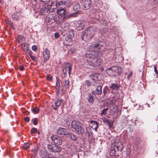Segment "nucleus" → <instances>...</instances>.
Segmentation results:
<instances>
[{
	"label": "nucleus",
	"instance_id": "58836bf2",
	"mask_svg": "<svg viewBox=\"0 0 158 158\" xmlns=\"http://www.w3.org/2000/svg\"><path fill=\"white\" fill-rule=\"evenodd\" d=\"M94 46L95 48V51H97V49H99V44L98 43L95 44H94Z\"/></svg>",
	"mask_w": 158,
	"mask_h": 158
},
{
	"label": "nucleus",
	"instance_id": "72a5a7b5",
	"mask_svg": "<svg viewBox=\"0 0 158 158\" xmlns=\"http://www.w3.org/2000/svg\"><path fill=\"white\" fill-rule=\"evenodd\" d=\"M32 112L34 114L38 113L39 111V109L38 107H36L32 109Z\"/></svg>",
	"mask_w": 158,
	"mask_h": 158
},
{
	"label": "nucleus",
	"instance_id": "6e6552de",
	"mask_svg": "<svg viewBox=\"0 0 158 158\" xmlns=\"http://www.w3.org/2000/svg\"><path fill=\"white\" fill-rule=\"evenodd\" d=\"M86 31H87V34L89 35V37H90V39L94 35L95 33L94 28L92 27L87 28Z\"/></svg>",
	"mask_w": 158,
	"mask_h": 158
},
{
	"label": "nucleus",
	"instance_id": "c85d7f7f",
	"mask_svg": "<svg viewBox=\"0 0 158 158\" xmlns=\"http://www.w3.org/2000/svg\"><path fill=\"white\" fill-rule=\"evenodd\" d=\"M94 97L91 94H89L88 95V101L89 103H92L94 101Z\"/></svg>",
	"mask_w": 158,
	"mask_h": 158
},
{
	"label": "nucleus",
	"instance_id": "e2e57ef3",
	"mask_svg": "<svg viewBox=\"0 0 158 158\" xmlns=\"http://www.w3.org/2000/svg\"><path fill=\"white\" fill-rule=\"evenodd\" d=\"M39 5L38 3H37L36 4V7L37 8H38L39 7Z\"/></svg>",
	"mask_w": 158,
	"mask_h": 158
},
{
	"label": "nucleus",
	"instance_id": "bf43d9fd",
	"mask_svg": "<svg viewBox=\"0 0 158 158\" xmlns=\"http://www.w3.org/2000/svg\"><path fill=\"white\" fill-rule=\"evenodd\" d=\"M132 72H131V73L128 75V76L127 77V78L128 79H129L130 77L132 75Z\"/></svg>",
	"mask_w": 158,
	"mask_h": 158
},
{
	"label": "nucleus",
	"instance_id": "bb28decb",
	"mask_svg": "<svg viewBox=\"0 0 158 158\" xmlns=\"http://www.w3.org/2000/svg\"><path fill=\"white\" fill-rule=\"evenodd\" d=\"M66 1H61L57 2V5L58 6H64L66 3Z\"/></svg>",
	"mask_w": 158,
	"mask_h": 158
},
{
	"label": "nucleus",
	"instance_id": "9d476101",
	"mask_svg": "<svg viewBox=\"0 0 158 158\" xmlns=\"http://www.w3.org/2000/svg\"><path fill=\"white\" fill-rule=\"evenodd\" d=\"M90 0H83V4L85 10L89 9L91 6Z\"/></svg>",
	"mask_w": 158,
	"mask_h": 158
},
{
	"label": "nucleus",
	"instance_id": "473e14b6",
	"mask_svg": "<svg viewBox=\"0 0 158 158\" xmlns=\"http://www.w3.org/2000/svg\"><path fill=\"white\" fill-rule=\"evenodd\" d=\"M87 132L89 136H90L92 134V129L89 127H87L86 128Z\"/></svg>",
	"mask_w": 158,
	"mask_h": 158
},
{
	"label": "nucleus",
	"instance_id": "774afa93",
	"mask_svg": "<svg viewBox=\"0 0 158 158\" xmlns=\"http://www.w3.org/2000/svg\"><path fill=\"white\" fill-rule=\"evenodd\" d=\"M95 83H97V81H95Z\"/></svg>",
	"mask_w": 158,
	"mask_h": 158
},
{
	"label": "nucleus",
	"instance_id": "69168bd1",
	"mask_svg": "<svg viewBox=\"0 0 158 158\" xmlns=\"http://www.w3.org/2000/svg\"><path fill=\"white\" fill-rule=\"evenodd\" d=\"M154 1H155V3H158V0H154Z\"/></svg>",
	"mask_w": 158,
	"mask_h": 158
},
{
	"label": "nucleus",
	"instance_id": "a211bd4d",
	"mask_svg": "<svg viewBox=\"0 0 158 158\" xmlns=\"http://www.w3.org/2000/svg\"><path fill=\"white\" fill-rule=\"evenodd\" d=\"M57 13L59 15L61 16H64L65 15L66 16L67 15L66 11L63 8H61L58 9L57 11Z\"/></svg>",
	"mask_w": 158,
	"mask_h": 158
},
{
	"label": "nucleus",
	"instance_id": "dca6fc26",
	"mask_svg": "<svg viewBox=\"0 0 158 158\" xmlns=\"http://www.w3.org/2000/svg\"><path fill=\"white\" fill-rule=\"evenodd\" d=\"M57 6V2H52L49 8V11L51 13L54 12V10L56 9Z\"/></svg>",
	"mask_w": 158,
	"mask_h": 158
},
{
	"label": "nucleus",
	"instance_id": "a19ab883",
	"mask_svg": "<svg viewBox=\"0 0 158 158\" xmlns=\"http://www.w3.org/2000/svg\"><path fill=\"white\" fill-rule=\"evenodd\" d=\"M7 23L10 25L11 27L13 29H14V26L13 23L10 21H8Z\"/></svg>",
	"mask_w": 158,
	"mask_h": 158
},
{
	"label": "nucleus",
	"instance_id": "4c0bfd02",
	"mask_svg": "<svg viewBox=\"0 0 158 158\" xmlns=\"http://www.w3.org/2000/svg\"><path fill=\"white\" fill-rule=\"evenodd\" d=\"M91 78L94 80H95L96 79L98 78L96 75L95 74H92L90 76Z\"/></svg>",
	"mask_w": 158,
	"mask_h": 158
},
{
	"label": "nucleus",
	"instance_id": "39448f33",
	"mask_svg": "<svg viewBox=\"0 0 158 158\" xmlns=\"http://www.w3.org/2000/svg\"><path fill=\"white\" fill-rule=\"evenodd\" d=\"M52 141L55 144L60 145L62 143L61 138L57 135H54L51 136Z\"/></svg>",
	"mask_w": 158,
	"mask_h": 158
},
{
	"label": "nucleus",
	"instance_id": "7ed1b4c3",
	"mask_svg": "<svg viewBox=\"0 0 158 158\" xmlns=\"http://www.w3.org/2000/svg\"><path fill=\"white\" fill-rule=\"evenodd\" d=\"M71 127L75 130L78 134H82L85 132V129L78 122L75 121H73L71 123Z\"/></svg>",
	"mask_w": 158,
	"mask_h": 158
},
{
	"label": "nucleus",
	"instance_id": "b1692460",
	"mask_svg": "<svg viewBox=\"0 0 158 158\" xmlns=\"http://www.w3.org/2000/svg\"><path fill=\"white\" fill-rule=\"evenodd\" d=\"M87 38L89 39L90 38V37H89V35L87 34V31H84L82 32L81 34V39L82 40H84L85 39Z\"/></svg>",
	"mask_w": 158,
	"mask_h": 158
},
{
	"label": "nucleus",
	"instance_id": "20e7f679",
	"mask_svg": "<svg viewBox=\"0 0 158 158\" xmlns=\"http://www.w3.org/2000/svg\"><path fill=\"white\" fill-rule=\"evenodd\" d=\"M119 67L118 66H113L108 69L106 70V73L111 77H115L116 75L115 73L118 71Z\"/></svg>",
	"mask_w": 158,
	"mask_h": 158
},
{
	"label": "nucleus",
	"instance_id": "423d86ee",
	"mask_svg": "<svg viewBox=\"0 0 158 158\" xmlns=\"http://www.w3.org/2000/svg\"><path fill=\"white\" fill-rule=\"evenodd\" d=\"M72 69V66L69 63H66L63 68V71L64 73V76L65 77L67 75V70H68L69 74L70 75Z\"/></svg>",
	"mask_w": 158,
	"mask_h": 158
},
{
	"label": "nucleus",
	"instance_id": "de8ad7c7",
	"mask_svg": "<svg viewBox=\"0 0 158 158\" xmlns=\"http://www.w3.org/2000/svg\"><path fill=\"white\" fill-rule=\"evenodd\" d=\"M52 77L50 75H47V80L48 81H50L52 79Z\"/></svg>",
	"mask_w": 158,
	"mask_h": 158
},
{
	"label": "nucleus",
	"instance_id": "f704fd0d",
	"mask_svg": "<svg viewBox=\"0 0 158 158\" xmlns=\"http://www.w3.org/2000/svg\"><path fill=\"white\" fill-rule=\"evenodd\" d=\"M101 23L104 26H106L107 25V22L105 19H102L100 20Z\"/></svg>",
	"mask_w": 158,
	"mask_h": 158
},
{
	"label": "nucleus",
	"instance_id": "37998d69",
	"mask_svg": "<svg viewBox=\"0 0 158 158\" xmlns=\"http://www.w3.org/2000/svg\"><path fill=\"white\" fill-rule=\"evenodd\" d=\"M107 124H108L109 127H112L113 125V122L109 120Z\"/></svg>",
	"mask_w": 158,
	"mask_h": 158
},
{
	"label": "nucleus",
	"instance_id": "2eb2a0df",
	"mask_svg": "<svg viewBox=\"0 0 158 158\" xmlns=\"http://www.w3.org/2000/svg\"><path fill=\"white\" fill-rule=\"evenodd\" d=\"M79 14V12L77 11L75 13H73L69 14H67L66 16L63 17V20L65 21L68 18H70L71 17H76Z\"/></svg>",
	"mask_w": 158,
	"mask_h": 158
},
{
	"label": "nucleus",
	"instance_id": "412c9836",
	"mask_svg": "<svg viewBox=\"0 0 158 158\" xmlns=\"http://www.w3.org/2000/svg\"><path fill=\"white\" fill-rule=\"evenodd\" d=\"M21 45L23 46H26V52L29 54V56L32 55V52L29 50V45L28 44L23 43L21 44Z\"/></svg>",
	"mask_w": 158,
	"mask_h": 158
},
{
	"label": "nucleus",
	"instance_id": "052dcab7",
	"mask_svg": "<svg viewBox=\"0 0 158 158\" xmlns=\"http://www.w3.org/2000/svg\"><path fill=\"white\" fill-rule=\"evenodd\" d=\"M20 70L21 71H23L24 69V67L23 65H22L19 68Z\"/></svg>",
	"mask_w": 158,
	"mask_h": 158
},
{
	"label": "nucleus",
	"instance_id": "c756f323",
	"mask_svg": "<svg viewBox=\"0 0 158 158\" xmlns=\"http://www.w3.org/2000/svg\"><path fill=\"white\" fill-rule=\"evenodd\" d=\"M54 144L51 143L50 144H49L47 146L49 150V151L50 152H53V148L54 147L53 145H54Z\"/></svg>",
	"mask_w": 158,
	"mask_h": 158
},
{
	"label": "nucleus",
	"instance_id": "09e8293b",
	"mask_svg": "<svg viewBox=\"0 0 158 158\" xmlns=\"http://www.w3.org/2000/svg\"><path fill=\"white\" fill-rule=\"evenodd\" d=\"M102 120L104 123H108V122L110 120L106 118H102Z\"/></svg>",
	"mask_w": 158,
	"mask_h": 158
},
{
	"label": "nucleus",
	"instance_id": "5701e85b",
	"mask_svg": "<svg viewBox=\"0 0 158 158\" xmlns=\"http://www.w3.org/2000/svg\"><path fill=\"white\" fill-rule=\"evenodd\" d=\"M54 147L53 148V152H60L61 150V148L58 146L56 145L55 144L53 145Z\"/></svg>",
	"mask_w": 158,
	"mask_h": 158
},
{
	"label": "nucleus",
	"instance_id": "2f4dec72",
	"mask_svg": "<svg viewBox=\"0 0 158 158\" xmlns=\"http://www.w3.org/2000/svg\"><path fill=\"white\" fill-rule=\"evenodd\" d=\"M60 88V83H59V81L57 79L56 83V89H57V92L58 93H59Z\"/></svg>",
	"mask_w": 158,
	"mask_h": 158
},
{
	"label": "nucleus",
	"instance_id": "f257e3e1",
	"mask_svg": "<svg viewBox=\"0 0 158 158\" xmlns=\"http://www.w3.org/2000/svg\"><path fill=\"white\" fill-rule=\"evenodd\" d=\"M87 53L85 55V60L89 65L93 66H100L102 63V60L100 58H97L96 56Z\"/></svg>",
	"mask_w": 158,
	"mask_h": 158
},
{
	"label": "nucleus",
	"instance_id": "1a4fd4ad",
	"mask_svg": "<svg viewBox=\"0 0 158 158\" xmlns=\"http://www.w3.org/2000/svg\"><path fill=\"white\" fill-rule=\"evenodd\" d=\"M84 22L83 20H79L76 25L77 29L80 31L83 29L85 27Z\"/></svg>",
	"mask_w": 158,
	"mask_h": 158
},
{
	"label": "nucleus",
	"instance_id": "ea45409f",
	"mask_svg": "<svg viewBox=\"0 0 158 158\" xmlns=\"http://www.w3.org/2000/svg\"><path fill=\"white\" fill-rule=\"evenodd\" d=\"M30 146L29 144L27 143H24L23 145V148L25 149H27Z\"/></svg>",
	"mask_w": 158,
	"mask_h": 158
},
{
	"label": "nucleus",
	"instance_id": "cd10ccee",
	"mask_svg": "<svg viewBox=\"0 0 158 158\" xmlns=\"http://www.w3.org/2000/svg\"><path fill=\"white\" fill-rule=\"evenodd\" d=\"M91 123L93 124V125L92 126V127H94L95 130L97 131V129L98 127V124L97 122L92 120L91 121Z\"/></svg>",
	"mask_w": 158,
	"mask_h": 158
},
{
	"label": "nucleus",
	"instance_id": "c03bdc74",
	"mask_svg": "<svg viewBox=\"0 0 158 158\" xmlns=\"http://www.w3.org/2000/svg\"><path fill=\"white\" fill-rule=\"evenodd\" d=\"M108 110V108H105V109H104L102 110V111L101 113V114L102 115V114H106V111Z\"/></svg>",
	"mask_w": 158,
	"mask_h": 158
},
{
	"label": "nucleus",
	"instance_id": "3c124183",
	"mask_svg": "<svg viewBox=\"0 0 158 158\" xmlns=\"http://www.w3.org/2000/svg\"><path fill=\"white\" fill-rule=\"evenodd\" d=\"M32 49L34 51H36L37 50V48L36 45H34L32 47Z\"/></svg>",
	"mask_w": 158,
	"mask_h": 158
},
{
	"label": "nucleus",
	"instance_id": "49530a36",
	"mask_svg": "<svg viewBox=\"0 0 158 158\" xmlns=\"http://www.w3.org/2000/svg\"><path fill=\"white\" fill-rule=\"evenodd\" d=\"M37 131V129L35 128H32L31 130V133L32 134L35 133Z\"/></svg>",
	"mask_w": 158,
	"mask_h": 158
},
{
	"label": "nucleus",
	"instance_id": "f8f14e48",
	"mask_svg": "<svg viewBox=\"0 0 158 158\" xmlns=\"http://www.w3.org/2000/svg\"><path fill=\"white\" fill-rule=\"evenodd\" d=\"M63 101V100L62 99H58L56 100L55 102V106H52L53 109L55 110H57V107L60 105Z\"/></svg>",
	"mask_w": 158,
	"mask_h": 158
},
{
	"label": "nucleus",
	"instance_id": "680f3d73",
	"mask_svg": "<svg viewBox=\"0 0 158 158\" xmlns=\"http://www.w3.org/2000/svg\"><path fill=\"white\" fill-rule=\"evenodd\" d=\"M103 94H104V95H105L106 94H107V91L103 89Z\"/></svg>",
	"mask_w": 158,
	"mask_h": 158
},
{
	"label": "nucleus",
	"instance_id": "7c9ffc66",
	"mask_svg": "<svg viewBox=\"0 0 158 158\" xmlns=\"http://www.w3.org/2000/svg\"><path fill=\"white\" fill-rule=\"evenodd\" d=\"M74 10L75 11H78L80 9V6L79 4H75L73 7Z\"/></svg>",
	"mask_w": 158,
	"mask_h": 158
},
{
	"label": "nucleus",
	"instance_id": "8fccbe9b",
	"mask_svg": "<svg viewBox=\"0 0 158 158\" xmlns=\"http://www.w3.org/2000/svg\"><path fill=\"white\" fill-rule=\"evenodd\" d=\"M42 158H54L53 157H52L49 156L48 154L45 155L44 156H43Z\"/></svg>",
	"mask_w": 158,
	"mask_h": 158
},
{
	"label": "nucleus",
	"instance_id": "0e129e2a",
	"mask_svg": "<svg viewBox=\"0 0 158 158\" xmlns=\"http://www.w3.org/2000/svg\"><path fill=\"white\" fill-rule=\"evenodd\" d=\"M69 119L68 118L67 119H66V120L65 119H64V121L66 123L67 122H68V121H69Z\"/></svg>",
	"mask_w": 158,
	"mask_h": 158
},
{
	"label": "nucleus",
	"instance_id": "c9c22d12",
	"mask_svg": "<svg viewBox=\"0 0 158 158\" xmlns=\"http://www.w3.org/2000/svg\"><path fill=\"white\" fill-rule=\"evenodd\" d=\"M33 124L35 125L37 124L38 118H33L32 120Z\"/></svg>",
	"mask_w": 158,
	"mask_h": 158
},
{
	"label": "nucleus",
	"instance_id": "4468645a",
	"mask_svg": "<svg viewBox=\"0 0 158 158\" xmlns=\"http://www.w3.org/2000/svg\"><path fill=\"white\" fill-rule=\"evenodd\" d=\"M102 87L99 85L97 87L95 90L92 91V94L94 95H100L102 93Z\"/></svg>",
	"mask_w": 158,
	"mask_h": 158
},
{
	"label": "nucleus",
	"instance_id": "13d9d810",
	"mask_svg": "<svg viewBox=\"0 0 158 158\" xmlns=\"http://www.w3.org/2000/svg\"><path fill=\"white\" fill-rule=\"evenodd\" d=\"M154 69L155 73L156 74H157L158 75V72L157 70V68L156 67V66H155L154 67Z\"/></svg>",
	"mask_w": 158,
	"mask_h": 158
},
{
	"label": "nucleus",
	"instance_id": "f03ea898",
	"mask_svg": "<svg viewBox=\"0 0 158 158\" xmlns=\"http://www.w3.org/2000/svg\"><path fill=\"white\" fill-rule=\"evenodd\" d=\"M115 147L117 150L118 151H121L123 149L122 143L119 140H118V142H115V143H112L110 151V155L112 156L115 155L116 151L115 149Z\"/></svg>",
	"mask_w": 158,
	"mask_h": 158
},
{
	"label": "nucleus",
	"instance_id": "0eeeda50",
	"mask_svg": "<svg viewBox=\"0 0 158 158\" xmlns=\"http://www.w3.org/2000/svg\"><path fill=\"white\" fill-rule=\"evenodd\" d=\"M75 35V32L74 30L72 29L68 30L67 33V36L65 38V40L66 41H68L69 40H71L74 37Z\"/></svg>",
	"mask_w": 158,
	"mask_h": 158
},
{
	"label": "nucleus",
	"instance_id": "aec40b11",
	"mask_svg": "<svg viewBox=\"0 0 158 158\" xmlns=\"http://www.w3.org/2000/svg\"><path fill=\"white\" fill-rule=\"evenodd\" d=\"M89 49L90 51H87V52L85 53V55H86V53H89V52H90V53L89 54H93L94 53V51H95V48L94 46V44H93L89 45Z\"/></svg>",
	"mask_w": 158,
	"mask_h": 158
},
{
	"label": "nucleus",
	"instance_id": "393cba45",
	"mask_svg": "<svg viewBox=\"0 0 158 158\" xmlns=\"http://www.w3.org/2000/svg\"><path fill=\"white\" fill-rule=\"evenodd\" d=\"M63 86L67 89L69 88V81L68 80H65L63 82Z\"/></svg>",
	"mask_w": 158,
	"mask_h": 158
},
{
	"label": "nucleus",
	"instance_id": "5fc2aeb1",
	"mask_svg": "<svg viewBox=\"0 0 158 158\" xmlns=\"http://www.w3.org/2000/svg\"><path fill=\"white\" fill-rule=\"evenodd\" d=\"M54 36L55 38L57 39L59 37V34L57 33H55L54 34Z\"/></svg>",
	"mask_w": 158,
	"mask_h": 158
},
{
	"label": "nucleus",
	"instance_id": "e433bc0d",
	"mask_svg": "<svg viewBox=\"0 0 158 158\" xmlns=\"http://www.w3.org/2000/svg\"><path fill=\"white\" fill-rule=\"evenodd\" d=\"M38 151V147H37L32 150V151L35 155H36Z\"/></svg>",
	"mask_w": 158,
	"mask_h": 158
},
{
	"label": "nucleus",
	"instance_id": "ddd939ff",
	"mask_svg": "<svg viewBox=\"0 0 158 158\" xmlns=\"http://www.w3.org/2000/svg\"><path fill=\"white\" fill-rule=\"evenodd\" d=\"M50 51L48 48H45L43 52V56L45 60H48L50 57Z\"/></svg>",
	"mask_w": 158,
	"mask_h": 158
},
{
	"label": "nucleus",
	"instance_id": "9b49d317",
	"mask_svg": "<svg viewBox=\"0 0 158 158\" xmlns=\"http://www.w3.org/2000/svg\"><path fill=\"white\" fill-rule=\"evenodd\" d=\"M57 133L60 135H66L69 132L65 128L59 127L57 131Z\"/></svg>",
	"mask_w": 158,
	"mask_h": 158
},
{
	"label": "nucleus",
	"instance_id": "6e6d98bb",
	"mask_svg": "<svg viewBox=\"0 0 158 158\" xmlns=\"http://www.w3.org/2000/svg\"><path fill=\"white\" fill-rule=\"evenodd\" d=\"M41 2H44L47 3L49 2L50 0H40Z\"/></svg>",
	"mask_w": 158,
	"mask_h": 158
},
{
	"label": "nucleus",
	"instance_id": "4d7b16f0",
	"mask_svg": "<svg viewBox=\"0 0 158 158\" xmlns=\"http://www.w3.org/2000/svg\"><path fill=\"white\" fill-rule=\"evenodd\" d=\"M85 84L88 86H89L90 85V82L88 80H86L85 81Z\"/></svg>",
	"mask_w": 158,
	"mask_h": 158
},
{
	"label": "nucleus",
	"instance_id": "6ab92c4d",
	"mask_svg": "<svg viewBox=\"0 0 158 158\" xmlns=\"http://www.w3.org/2000/svg\"><path fill=\"white\" fill-rule=\"evenodd\" d=\"M110 88L112 90L116 91L119 88V85L115 83H112L109 85Z\"/></svg>",
	"mask_w": 158,
	"mask_h": 158
},
{
	"label": "nucleus",
	"instance_id": "864d4df0",
	"mask_svg": "<svg viewBox=\"0 0 158 158\" xmlns=\"http://www.w3.org/2000/svg\"><path fill=\"white\" fill-rule=\"evenodd\" d=\"M24 119L25 121L27 122H28L29 121V118L28 117H26L24 118Z\"/></svg>",
	"mask_w": 158,
	"mask_h": 158
},
{
	"label": "nucleus",
	"instance_id": "a18cd8bd",
	"mask_svg": "<svg viewBox=\"0 0 158 158\" xmlns=\"http://www.w3.org/2000/svg\"><path fill=\"white\" fill-rule=\"evenodd\" d=\"M18 40H19V42H20V40H22L24 39V37L23 35H19L18 36Z\"/></svg>",
	"mask_w": 158,
	"mask_h": 158
},
{
	"label": "nucleus",
	"instance_id": "338daca9",
	"mask_svg": "<svg viewBox=\"0 0 158 158\" xmlns=\"http://www.w3.org/2000/svg\"><path fill=\"white\" fill-rule=\"evenodd\" d=\"M40 155H42V151H41V152H40Z\"/></svg>",
	"mask_w": 158,
	"mask_h": 158
},
{
	"label": "nucleus",
	"instance_id": "f3484780",
	"mask_svg": "<svg viewBox=\"0 0 158 158\" xmlns=\"http://www.w3.org/2000/svg\"><path fill=\"white\" fill-rule=\"evenodd\" d=\"M22 13L21 12H19L18 13H15L12 15V19L15 20H18L19 16Z\"/></svg>",
	"mask_w": 158,
	"mask_h": 158
},
{
	"label": "nucleus",
	"instance_id": "a878e982",
	"mask_svg": "<svg viewBox=\"0 0 158 158\" xmlns=\"http://www.w3.org/2000/svg\"><path fill=\"white\" fill-rule=\"evenodd\" d=\"M68 134L69 135L68 136L72 140L76 141L77 140V137L73 133H69Z\"/></svg>",
	"mask_w": 158,
	"mask_h": 158
},
{
	"label": "nucleus",
	"instance_id": "603ef678",
	"mask_svg": "<svg viewBox=\"0 0 158 158\" xmlns=\"http://www.w3.org/2000/svg\"><path fill=\"white\" fill-rule=\"evenodd\" d=\"M30 58L33 60L35 61L36 60V57L35 56L32 55L30 56Z\"/></svg>",
	"mask_w": 158,
	"mask_h": 158
},
{
	"label": "nucleus",
	"instance_id": "4be33fe9",
	"mask_svg": "<svg viewBox=\"0 0 158 158\" xmlns=\"http://www.w3.org/2000/svg\"><path fill=\"white\" fill-rule=\"evenodd\" d=\"M48 7V6H45L43 8L41 9L40 12L42 13V14H44L48 12V10H49Z\"/></svg>",
	"mask_w": 158,
	"mask_h": 158
},
{
	"label": "nucleus",
	"instance_id": "79ce46f5",
	"mask_svg": "<svg viewBox=\"0 0 158 158\" xmlns=\"http://www.w3.org/2000/svg\"><path fill=\"white\" fill-rule=\"evenodd\" d=\"M53 19L55 22H57L59 21V16L57 15H55L53 17Z\"/></svg>",
	"mask_w": 158,
	"mask_h": 158
}]
</instances>
